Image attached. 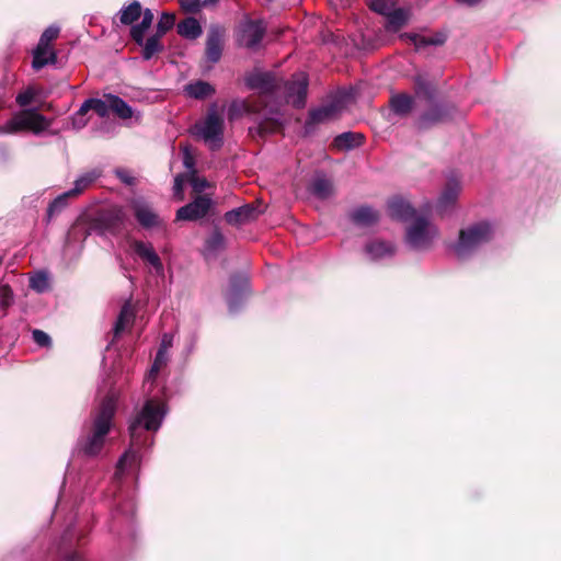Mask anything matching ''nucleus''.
<instances>
[{"mask_svg":"<svg viewBox=\"0 0 561 561\" xmlns=\"http://www.w3.org/2000/svg\"><path fill=\"white\" fill-rule=\"evenodd\" d=\"M211 205L213 201L209 197L199 195L193 202L178 209L176 220H198L207 215Z\"/></svg>","mask_w":561,"mask_h":561,"instance_id":"obj_11","label":"nucleus"},{"mask_svg":"<svg viewBox=\"0 0 561 561\" xmlns=\"http://www.w3.org/2000/svg\"><path fill=\"white\" fill-rule=\"evenodd\" d=\"M115 173L122 182L129 184V185L133 184L134 178L129 174L128 171L118 169L115 171Z\"/></svg>","mask_w":561,"mask_h":561,"instance_id":"obj_53","label":"nucleus"},{"mask_svg":"<svg viewBox=\"0 0 561 561\" xmlns=\"http://www.w3.org/2000/svg\"><path fill=\"white\" fill-rule=\"evenodd\" d=\"M131 207L135 217L141 227L150 229L160 225L159 216L145 199L135 198L131 202Z\"/></svg>","mask_w":561,"mask_h":561,"instance_id":"obj_12","label":"nucleus"},{"mask_svg":"<svg viewBox=\"0 0 561 561\" xmlns=\"http://www.w3.org/2000/svg\"><path fill=\"white\" fill-rule=\"evenodd\" d=\"M265 33V25L262 21H245L241 24L238 43L240 46L254 49L261 43Z\"/></svg>","mask_w":561,"mask_h":561,"instance_id":"obj_10","label":"nucleus"},{"mask_svg":"<svg viewBox=\"0 0 561 561\" xmlns=\"http://www.w3.org/2000/svg\"><path fill=\"white\" fill-rule=\"evenodd\" d=\"M134 252L146 263H148L156 272L157 275H163V264L150 243L144 241L133 242Z\"/></svg>","mask_w":561,"mask_h":561,"instance_id":"obj_14","label":"nucleus"},{"mask_svg":"<svg viewBox=\"0 0 561 561\" xmlns=\"http://www.w3.org/2000/svg\"><path fill=\"white\" fill-rule=\"evenodd\" d=\"M153 22V13L150 9L144 11L142 20L139 24L133 25L130 30L131 38L142 46V57L146 60L152 58L157 53L162 50L160 44V35L154 34L145 42V34Z\"/></svg>","mask_w":561,"mask_h":561,"instance_id":"obj_8","label":"nucleus"},{"mask_svg":"<svg viewBox=\"0 0 561 561\" xmlns=\"http://www.w3.org/2000/svg\"><path fill=\"white\" fill-rule=\"evenodd\" d=\"M243 111H249V112H256L255 108H251L249 107L245 103L243 102H232L229 106V110H228V117L229 119H234L237 118L239 115H241V113Z\"/></svg>","mask_w":561,"mask_h":561,"instance_id":"obj_43","label":"nucleus"},{"mask_svg":"<svg viewBox=\"0 0 561 561\" xmlns=\"http://www.w3.org/2000/svg\"><path fill=\"white\" fill-rule=\"evenodd\" d=\"M350 216L352 221L360 227H369L376 224L379 219L378 213L368 206H362L354 209Z\"/></svg>","mask_w":561,"mask_h":561,"instance_id":"obj_22","label":"nucleus"},{"mask_svg":"<svg viewBox=\"0 0 561 561\" xmlns=\"http://www.w3.org/2000/svg\"><path fill=\"white\" fill-rule=\"evenodd\" d=\"M183 164L187 170H194V157L187 146L182 147Z\"/></svg>","mask_w":561,"mask_h":561,"instance_id":"obj_48","label":"nucleus"},{"mask_svg":"<svg viewBox=\"0 0 561 561\" xmlns=\"http://www.w3.org/2000/svg\"><path fill=\"white\" fill-rule=\"evenodd\" d=\"M191 185L195 192H202L207 186V182L204 179L193 176L191 179Z\"/></svg>","mask_w":561,"mask_h":561,"instance_id":"obj_52","label":"nucleus"},{"mask_svg":"<svg viewBox=\"0 0 561 561\" xmlns=\"http://www.w3.org/2000/svg\"><path fill=\"white\" fill-rule=\"evenodd\" d=\"M493 236L492 226L488 222H479L459 233L458 241L453 245V251L458 259H465Z\"/></svg>","mask_w":561,"mask_h":561,"instance_id":"obj_5","label":"nucleus"},{"mask_svg":"<svg viewBox=\"0 0 561 561\" xmlns=\"http://www.w3.org/2000/svg\"><path fill=\"white\" fill-rule=\"evenodd\" d=\"M172 345H173V335L170 333H164L161 337V343H160V347L158 351L168 353V351L172 347Z\"/></svg>","mask_w":561,"mask_h":561,"instance_id":"obj_49","label":"nucleus"},{"mask_svg":"<svg viewBox=\"0 0 561 561\" xmlns=\"http://www.w3.org/2000/svg\"><path fill=\"white\" fill-rule=\"evenodd\" d=\"M90 110H93L100 117H106L111 111L107 94L104 95V99L85 100L80 106V114H87Z\"/></svg>","mask_w":561,"mask_h":561,"instance_id":"obj_25","label":"nucleus"},{"mask_svg":"<svg viewBox=\"0 0 561 561\" xmlns=\"http://www.w3.org/2000/svg\"><path fill=\"white\" fill-rule=\"evenodd\" d=\"M416 96L424 99L431 107L419 118L420 127L426 128L443 123L449 117V110L442 104H434L435 90L432 84L419 79L416 82Z\"/></svg>","mask_w":561,"mask_h":561,"instance_id":"obj_7","label":"nucleus"},{"mask_svg":"<svg viewBox=\"0 0 561 561\" xmlns=\"http://www.w3.org/2000/svg\"><path fill=\"white\" fill-rule=\"evenodd\" d=\"M167 415V408L163 401L148 399L140 412L129 424L130 447L119 458L116 477L118 478L131 463L138 459V451L146 444L147 437H142V431L157 432Z\"/></svg>","mask_w":561,"mask_h":561,"instance_id":"obj_1","label":"nucleus"},{"mask_svg":"<svg viewBox=\"0 0 561 561\" xmlns=\"http://www.w3.org/2000/svg\"><path fill=\"white\" fill-rule=\"evenodd\" d=\"M386 16V30L389 32H398L409 20V13L404 9H396Z\"/></svg>","mask_w":561,"mask_h":561,"instance_id":"obj_31","label":"nucleus"},{"mask_svg":"<svg viewBox=\"0 0 561 561\" xmlns=\"http://www.w3.org/2000/svg\"><path fill=\"white\" fill-rule=\"evenodd\" d=\"M183 185H184V175L179 174L174 179L173 192L175 196H179L181 199L183 198Z\"/></svg>","mask_w":561,"mask_h":561,"instance_id":"obj_50","label":"nucleus"},{"mask_svg":"<svg viewBox=\"0 0 561 561\" xmlns=\"http://www.w3.org/2000/svg\"><path fill=\"white\" fill-rule=\"evenodd\" d=\"M144 12L141 11V5L138 1L131 2L129 5L123 8L119 12V20L123 24L129 25L138 20L140 16L142 18Z\"/></svg>","mask_w":561,"mask_h":561,"instance_id":"obj_34","label":"nucleus"},{"mask_svg":"<svg viewBox=\"0 0 561 561\" xmlns=\"http://www.w3.org/2000/svg\"><path fill=\"white\" fill-rule=\"evenodd\" d=\"M459 4H465L468 7H474L479 4L482 0H456Z\"/></svg>","mask_w":561,"mask_h":561,"instance_id":"obj_54","label":"nucleus"},{"mask_svg":"<svg viewBox=\"0 0 561 561\" xmlns=\"http://www.w3.org/2000/svg\"><path fill=\"white\" fill-rule=\"evenodd\" d=\"M13 304V291L9 285L0 286V308L7 309Z\"/></svg>","mask_w":561,"mask_h":561,"instance_id":"obj_44","label":"nucleus"},{"mask_svg":"<svg viewBox=\"0 0 561 561\" xmlns=\"http://www.w3.org/2000/svg\"><path fill=\"white\" fill-rule=\"evenodd\" d=\"M310 191L318 198L325 199L333 194V184L325 176L318 175L313 179Z\"/></svg>","mask_w":561,"mask_h":561,"instance_id":"obj_29","label":"nucleus"},{"mask_svg":"<svg viewBox=\"0 0 561 561\" xmlns=\"http://www.w3.org/2000/svg\"><path fill=\"white\" fill-rule=\"evenodd\" d=\"M225 247V237L219 230H215L207 238L204 247V254L208 256L216 255Z\"/></svg>","mask_w":561,"mask_h":561,"instance_id":"obj_33","label":"nucleus"},{"mask_svg":"<svg viewBox=\"0 0 561 561\" xmlns=\"http://www.w3.org/2000/svg\"><path fill=\"white\" fill-rule=\"evenodd\" d=\"M34 96V90L32 88H28L16 95V103L22 107L26 106L33 101Z\"/></svg>","mask_w":561,"mask_h":561,"instance_id":"obj_46","label":"nucleus"},{"mask_svg":"<svg viewBox=\"0 0 561 561\" xmlns=\"http://www.w3.org/2000/svg\"><path fill=\"white\" fill-rule=\"evenodd\" d=\"M3 94L0 93V106H4Z\"/></svg>","mask_w":561,"mask_h":561,"instance_id":"obj_56","label":"nucleus"},{"mask_svg":"<svg viewBox=\"0 0 561 561\" xmlns=\"http://www.w3.org/2000/svg\"><path fill=\"white\" fill-rule=\"evenodd\" d=\"M56 62V53L53 50L50 45H43L41 43L37 44L36 48L33 51V61L32 67L36 70L42 69L48 64Z\"/></svg>","mask_w":561,"mask_h":561,"instance_id":"obj_21","label":"nucleus"},{"mask_svg":"<svg viewBox=\"0 0 561 561\" xmlns=\"http://www.w3.org/2000/svg\"><path fill=\"white\" fill-rule=\"evenodd\" d=\"M401 38H407L413 43V45L420 49L425 46H439L446 42V35L443 33H437L433 36H421L419 34L413 33H404L400 35Z\"/></svg>","mask_w":561,"mask_h":561,"instance_id":"obj_23","label":"nucleus"},{"mask_svg":"<svg viewBox=\"0 0 561 561\" xmlns=\"http://www.w3.org/2000/svg\"><path fill=\"white\" fill-rule=\"evenodd\" d=\"M224 118L217 113L216 105H211L206 116L194 125L193 134L209 149L217 150L224 144Z\"/></svg>","mask_w":561,"mask_h":561,"instance_id":"obj_4","label":"nucleus"},{"mask_svg":"<svg viewBox=\"0 0 561 561\" xmlns=\"http://www.w3.org/2000/svg\"><path fill=\"white\" fill-rule=\"evenodd\" d=\"M178 33L188 39L198 38L202 33V26L195 18H186L178 24Z\"/></svg>","mask_w":561,"mask_h":561,"instance_id":"obj_28","label":"nucleus"},{"mask_svg":"<svg viewBox=\"0 0 561 561\" xmlns=\"http://www.w3.org/2000/svg\"><path fill=\"white\" fill-rule=\"evenodd\" d=\"M397 0H371L369 8L381 15H388L394 10Z\"/></svg>","mask_w":561,"mask_h":561,"instance_id":"obj_39","label":"nucleus"},{"mask_svg":"<svg viewBox=\"0 0 561 561\" xmlns=\"http://www.w3.org/2000/svg\"><path fill=\"white\" fill-rule=\"evenodd\" d=\"M342 110V102L340 100L333 101L330 104L312 110L309 114V118L311 123H323L335 118Z\"/></svg>","mask_w":561,"mask_h":561,"instance_id":"obj_17","label":"nucleus"},{"mask_svg":"<svg viewBox=\"0 0 561 561\" xmlns=\"http://www.w3.org/2000/svg\"><path fill=\"white\" fill-rule=\"evenodd\" d=\"M68 561H81V559L79 558V556L72 554Z\"/></svg>","mask_w":561,"mask_h":561,"instance_id":"obj_55","label":"nucleus"},{"mask_svg":"<svg viewBox=\"0 0 561 561\" xmlns=\"http://www.w3.org/2000/svg\"><path fill=\"white\" fill-rule=\"evenodd\" d=\"M362 134L345 131L334 138L333 146L339 150H351L362 145Z\"/></svg>","mask_w":561,"mask_h":561,"instance_id":"obj_26","label":"nucleus"},{"mask_svg":"<svg viewBox=\"0 0 561 561\" xmlns=\"http://www.w3.org/2000/svg\"><path fill=\"white\" fill-rule=\"evenodd\" d=\"M308 76L305 72L293 75L291 79L286 82V100L296 107H302L306 104L308 90Z\"/></svg>","mask_w":561,"mask_h":561,"instance_id":"obj_9","label":"nucleus"},{"mask_svg":"<svg viewBox=\"0 0 561 561\" xmlns=\"http://www.w3.org/2000/svg\"><path fill=\"white\" fill-rule=\"evenodd\" d=\"M116 405L117 398L114 393L108 394L93 413L91 422L84 424V435L79 438L77 447L85 456L94 457L101 453L112 427Z\"/></svg>","mask_w":561,"mask_h":561,"instance_id":"obj_2","label":"nucleus"},{"mask_svg":"<svg viewBox=\"0 0 561 561\" xmlns=\"http://www.w3.org/2000/svg\"><path fill=\"white\" fill-rule=\"evenodd\" d=\"M413 102V98L408 94H397L391 98V107L394 113L403 115L411 111Z\"/></svg>","mask_w":561,"mask_h":561,"instance_id":"obj_36","label":"nucleus"},{"mask_svg":"<svg viewBox=\"0 0 561 561\" xmlns=\"http://www.w3.org/2000/svg\"><path fill=\"white\" fill-rule=\"evenodd\" d=\"M224 28L219 25H211L208 30L206 41V57L215 64L219 61L222 53Z\"/></svg>","mask_w":561,"mask_h":561,"instance_id":"obj_13","label":"nucleus"},{"mask_svg":"<svg viewBox=\"0 0 561 561\" xmlns=\"http://www.w3.org/2000/svg\"><path fill=\"white\" fill-rule=\"evenodd\" d=\"M248 288V279L244 276H234L230 280L228 306L231 312L237 311L241 294Z\"/></svg>","mask_w":561,"mask_h":561,"instance_id":"obj_20","label":"nucleus"},{"mask_svg":"<svg viewBox=\"0 0 561 561\" xmlns=\"http://www.w3.org/2000/svg\"><path fill=\"white\" fill-rule=\"evenodd\" d=\"M438 238L437 227L425 216H417L407 230L405 241L416 251L428 250Z\"/></svg>","mask_w":561,"mask_h":561,"instance_id":"obj_6","label":"nucleus"},{"mask_svg":"<svg viewBox=\"0 0 561 561\" xmlns=\"http://www.w3.org/2000/svg\"><path fill=\"white\" fill-rule=\"evenodd\" d=\"M245 84L252 90L266 94L274 90L275 80L268 72H253L245 78Z\"/></svg>","mask_w":561,"mask_h":561,"instance_id":"obj_16","label":"nucleus"},{"mask_svg":"<svg viewBox=\"0 0 561 561\" xmlns=\"http://www.w3.org/2000/svg\"><path fill=\"white\" fill-rule=\"evenodd\" d=\"M85 114H80V108L75 113L72 117V126L76 129H81L87 125Z\"/></svg>","mask_w":561,"mask_h":561,"instance_id":"obj_51","label":"nucleus"},{"mask_svg":"<svg viewBox=\"0 0 561 561\" xmlns=\"http://www.w3.org/2000/svg\"><path fill=\"white\" fill-rule=\"evenodd\" d=\"M135 319V312L129 302H126L118 314V318L114 324V335L118 336L121 333L133 324Z\"/></svg>","mask_w":561,"mask_h":561,"instance_id":"obj_30","label":"nucleus"},{"mask_svg":"<svg viewBox=\"0 0 561 561\" xmlns=\"http://www.w3.org/2000/svg\"><path fill=\"white\" fill-rule=\"evenodd\" d=\"M218 0H180L182 9L191 13H195L202 8L209 4H216Z\"/></svg>","mask_w":561,"mask_h":561,"instance_id":"obj_40","label":"nucleus"},{"mask_svg":"<svg viewBox=\"0 0 561 561\" xmlns=\"http://www.w3.org/2000/svg\"><path fill=\"white\" fill-rule=\"evenodd\" d=\"M30 286L37 293H44L49 287V279L46 273L38 272L30 279Z\"/></svg>","mask_w":561,"mask_h":561,"instance_id":"obj_41","label":"nucleus"},{"mask_svg":"<svg viewBox=\"0 0 561 561\" xmlns=\"http://www.w3.org/2000/svg\"><path fill=\"white\" fill-rule=\"evenodd\" d=\"M75 197L70 191L58 195L48 206L47 217L51 219L56 214L60 213L66 206L68 198Z\"/></svg>","mask_w":561,"mask_h":561,"instance_id":"obj_37","label":"nucleus"},{"mask_svg":"<svg viewBox=\"0 0 561 561\" xmlns=\"http://www.w3.org/2000/svg\"><path fill=\"white\" fill-rule=\"evenodd\" d=\"M51 125V121L36 108L23 110L15 113L4 125H0V135L18 134L24 130L39 135Z\"/></svg>","mask_w":561,"mask_h":561,"instance_id":"obj_3","label":"nucleus"},{"mask_svg":"<svg viewBox=\"0 0 561 561\" xmlns=\"http://www.w3.org/2000/svg\"><path fill=\"white\" fill-rule=\"evenodd\" d=\"M185 92L188 96L194 99H205L215 93V89L205 81H195L185 87Z\"/></svg>","mask_w":561,"mask_h":561,"instance_id":"obj_32","label":"nucleus"},{"mask_svg":"<svg viewBox=\"0 0 561 561\" xmlns=\"http://www.w3.org/2000/svg\"><path fill=\"white\" fill-rule=\"evenodd\" d=\"M107 100L110 101L111 111H113L121 119L134 118L135 122L140 121V113L135 111L122 98L114 94H107Z\"/></svg>","mask_w":561,"mask_h":561,"instance_id":"obj_18","label":"nucleus"},{"mask_svg":"<svg viewBox=\"0 0 561 561\" xmlns=\"http://www.w3.org/2000/svg\"><path fill=\"white\" fill-rule=\"evenodd\" d=\"M389 216L398 220H409L416 217L412 206L403 198L396 197L388 203Z\"/></svg>","mask_w":561,"mask_h":561,"instance_id":"obj_19","label":"nucleus"},{"mask_svg":"<svg viewBox=\"0 0 561 561\" xmlns=\"http://www.w3.org/2000/svg\"><path fill=\"white\" fill-rule=\"evenodd\" d=\"M34 342L39 346H47L50 344V337L47 333L41 330H34L33 333Z\"/></svg>","mask_w":561,"mask_h":561,"instance_id":"obj_47","label":"nucleus"},{"mask_svg":"<svg viewBox=\"0 0 561 561\" xmlns=\"http://www.w3.org/2000/svg\"><path fill=\"white\" fill-rule=\"evenodd\" d=\"M168 363V353L158 351L146 380H154L159 370Z\"/></svg>","mask_w":561,"mask_h":561,"instance_id":"obj_38","label":"nucleus"},{"mask_svg":"<svg viewBox=\"0 0 561 561\" xmlns=\"http://www.w3.org/2000/svg\"><path fill=\"white\" fill-rule=\"evenodd\" d=\"M366 254L373 261L386 259L394 254V247L385 241H373L365 248Z\"/></svg>","mask_w":561,"mask_h":561,"instance_id":"obj_24","label":"nucleus"},{"mask_svg":"<svg viewBox=\"0 0 561 561\" xmlns=\"http://www.w3.org/2000/svg\"><path fill=\"white\" fill-rule=\"evenodd\" d=\"M460 192V183L457 180H450L438 198V207L446 209L455 204Z\"/></svg>","mask_w":561,"mask_h":561,"instance_id":"obj_27","label":"nucleus"},{"mask_svg":"<svg viewBox=\"0 0 561 561\" xmlns=\"http://www.w3.org/2000/svg\"><path fill=\"white\" fill-rule=\"evenodd\" d=\"M261 213L257 207L247 204L227 211L225 219L229 225L239 226L256 219Z\"/></svg>","mask_w":561,"mask_h":561,"instance_id":"obj_15","label":"nucleus"},{"mask_svg":"<svg viewBox=\"0 0 561 561\" xmlns=\"http://www.w3.org/2000/svg\"><path fill=\"white\" fill-rule=\"evenodd\" d=\"M99 176L100 172L95 170L85 172L75 181L73 187L69 191L73 194L75 197H77L85 188H88Z\"/></svg>","mask_w":561,"mask_h":561,"instance_id":"obj_35","label":"nucleus"},{"mask_svg":"<svg viewBox=\"0 0 561 561\" xmlns=\"http://www.w3.org/2000/svg\"><path fill=\"white\" fill-rule=\"evenodd\" d=\"M60 28L56 25L48 26L42 34L39 42L43 45H49L55 38H57Z\"/></svg>","mask_w":561,"mask_h":561,"instance_id":"obj_45","label":"nucleus"},{"mask_svg":"<svg viewBox=\"0 0 561 561\" xmlns=\"http://www.w3.org/2000/svg\"><path fill=\"white\" fill-rule=\"evenodd\" d=\"M174 22H175V15L173 13L163 12L158 22L156 34H158L160 36L164 35L169 30H171L173 27Z\"/></svg>","mask_w":561,"mask_h":561,"instance_id":"obj_42","label":"nucleus"}]
</instances>
